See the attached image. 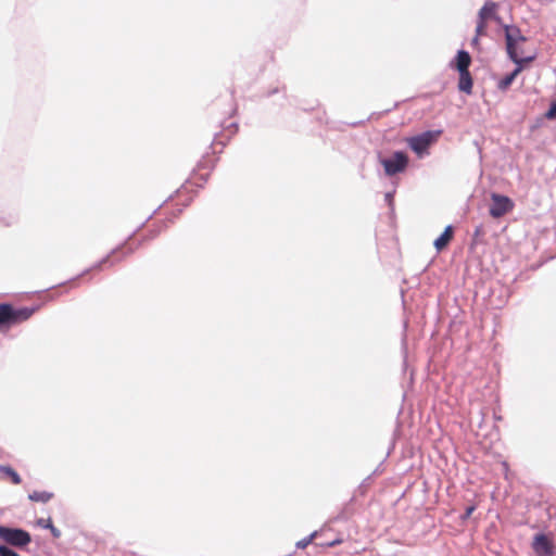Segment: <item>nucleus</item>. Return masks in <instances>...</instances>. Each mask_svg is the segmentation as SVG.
<instances>
[{
	"label": "nucleus",
	"mask_w": 556,
	"mask_h": 556,
	"mask_svg": "<svg viewBox=\"0 0 556 556\" xmlns=\"http://www.w3.org/2000/svg\"><path fill=\"white\" fill-rule=\"evenodd\" d=\"M471 58L468 52L464 50H459L455 58V66L458 72H468V67L470 65Z\"/></svg>",
	"instance_id": "1a4fd4ad"
},
{
	"label": "nucleus",
	"mask_w": 556,
	"mask_h": 556,
	"mask_svg": "<svg viewBox=\"0 0 556 556\" xmlns=\"http://www.w3.org/2000/svg\"><path fill=\"white\" fill-rule=\"evenodd\" d=\"M492 204L490 206V215L494 218H500L503 215L510 212L514 207L513 201L502 194L492 193L491 194Z\"/></svg>",
	"instance_id": "39448f33"
},
{
	"label": "nucleus",
	"mask_w": 556,
	"mask_h": 556,
	"mask_svg": "<svg viewBox=\"0 0 556 556\" xmlns=\"http://www.w3.org/2000/svg\"><path fill=\"white\" fill-rule=\"evenodd\" d=\"M546 117L549 119L556 117V101L551 105L549 110L546 112Z\"/></svg>",
	"instance_id": "a211bd4d"
},
{
	"label": "nucleus",
	"mask_w": 556,
	"mask_h": 556,
	"mask_svg": "<svg viewBox=\"0 0 556 556\" xmlns=\"http://www.w3.org/2000/svg\"><path fill=\"white\" fill-rule=\"evenodd\" d=\"M407 156L403 152H395L390 159L381 161L387 175L392 176L404 170L407 165Z\"/></svg>",
	"instance_id": "423d86ee"
},
{
	"label": "nucleus",
	"mask_w": 556,
	"mask_h": 556,
	"mask_svg": "<svg viewBox=\"0 0 556 556\" xmlns=\"http://www.w3.org/2000/svg\"><path fill=\"white\" fill-rule=\"evenodd\" d=\"M0 539L10 545L24 547L30 542V534L22 529L0 526Z\"/></svg>",
	"instance_id": "7ed1b4c3"
},
{
	"label": "nucleus",
	"mask_w": 556,
	"mask_h": 556,
	"mask_svg": "<svg viewBox=\"0 0 556 556\" xmlns=\"http://www.w3.org/2000/svg\"><path fill=\"white\" fill-rule=\"evenodd\" d=\"M488 33L510 35L509 26L498 17L497 4L493 1H486L479 11V21L476 28V35H486Z\"/></svg>",
	"instance_id": "f257e3e1"
},
{
	"label": "nucleus",
	"mask_w": 556,
	"mask_h": 556,
	"mask_svg": "<svg viewBox=\"0 0 556 556\" xmlns=\"http://www.w3.org/2000/svg\"><path fill=\"white\" fill-rule=\"evenodd\" d=\"M28 498L33 502H42L46 503L52 498V493L46 491H34L28 495Z\"/></svg>",
	"instance_id": "ddd939ff"
},
{
	"label": "nucleus",
	"mask_w": 556,
	"mask_h": 556,
	"mask_svg": "<svg viewBox=\"0 0 556 556\" xmlns=\"http://www.w3.org/2000/svg\"><path fill=\"white\" fill-rule=\"evenodd\" d=\"M452 238H453V227L447 226L444 229L443 233L439 238H437L433 242L437 251H442L444 248H446V245L448 244V242L451 241Z\"/></svg>",
	"instance_id": "9d476101"
},
{
	"label": "nucleus",
	"mask_w": 556,
	"mask_h": 556,
	"mask_svg": "<svg viewBox=\"0 0 556 556\" xmlns=\"http://www.w3.org/2000/svg\"><path fill=\"white\" fill-rule=\"evenodd\" d=\"M47 522H48V519L47 520L46 519H38L37 520V525L39 527H42V528H47Z\"/></svg>",
	"instance_id": "6ab92c4d"
},
{
	"label": "nucleus",
	"mask_w": 556,
	"mask_h": 556,
	"mask_svg": "<svg viewBox=\"0 0 556 556\" xmlns=\"http://www.w3.org/2000/svg\"><path fill=\"white\" fill-rule=\"evenodd\" d=\"M522 71V66H517L510 74L505 76L503 79H501L497 84V87L502 90L507 89L515 78L518 76V74Z\"/></svg>",
	"instance_id": "f8f14e48"
},
{
	"label": "nucleus",
	"mask_w": 556,
	"mask_h": 556,
	"mask_svg": "<svg viewBox=\"0 0 556 556\" xmlns=\"http://www.w3.org/2000/svg\"><path fill=\"white\" fill-rule=\"evenodd\" d=\"M440 131H426L418 136L412 137L408 139L409 148L418 155L422 156L427 153L428 148L439 137Z\"/></svg>",
	"instance_id": "20e7f679"
},
{
	"label": "nucleus",
	"mask_w": 556,
	"mask_h": 556,
	"mask_svg": "<svg viewBox=\"0 0 556 556\" xmlns=\"http://www.w3.org/2000/svg\"><path fill=\"white\" fill-rule=\"evenodd\" d=\"M0 470L10 477L14 484L21 483V477L11 467L2 466L0 467Z\"/></svg>",
	"instance_id": "4468645a"
},
{
	"label": "nucleus",
	"mask_w": 556,
	"mask_h": 556,
	"mask_svg": "<svg viewBox=\"0 0 556 556\" xmlns=\"http://www.w3.org/2000/svg\"><path fill=\"white\" fill-rule=\"evenodd\" d=\"M316 535H317V532L315 531V532H313L311 535H308L307 538H305V539H303V540L299 541V542L296 543V546H298L299 548H305V547H306V546H307V545L313 541V539H314Z\"/></svg>",
	"instance_id": "2eb2a0df"
},
{
	"label": "nucleus",
	"mask_w": 556,
	"mask_h": 556,
	"mask_svg": "<svg viewBox=\"0 0 556 556\" xmlns=\"http://www.w3.org/2000/svg\"><path fill=\"white\" fill-rule=\"evenodd\" d=\"M31 312L27 309L14 311L9 304L0 305V326L4 324L25 320L30 316Z\"/></svg>",
	"instance_id": "0eeeda50"
},
{
	"label": "nucleus",
	"mask_w": 556,
	"mask_h": 556,
	"mask_svg": "<svg viewBox=\"0 0 556 556\" xmlns=\"http://www.w3.org/2000/svg\"><path fill=\"white\" fill-rule=\"evenodd\" d=\"M458 88L460 91L470 93L472 89V78L468 72H459Z\"/></svg>",
	"instance_id": "9b49d317"
},
{
	"label": "nucleus",
	"mask_w": 556,
	"mask_h": 556,
	"mask_svg": "<svg viewBox=\"0 0 556 556\" xmlns=\"http://www.w3.org/2000/svg\"><path fill=\"white\" fill-rule=\"evenodd\" d=\"M0 556H20V555L7 546L0 545Z\"/></svg>",
	"instance_id": "dca6fc26"
},
{
	"label": "nucleus",
	"mask_w": 556,
	"mask_h": 556,
	"mask_svg": "<svg viewBox=\"0 0 556 556\" xmlns=\"http://www.w3.org/2000/svg\"><path fill=\"white\" fill-rule=\"evenodd\" d=\"M47 529H49V530L51 531V533H52V535H53L54 538H60V535H61L60 530H59V529H56V528L52 525V522H51V520H50V519H48V522H47Z\"/></svg>",
	"instance_id": "f3484780"
},
{
	"label": "nucleus",
	"mask_w": 556,
	"mask_h": 556,
	"mask_svg": "<svg viewBox=\"0 0 556 556\" xmlns=\"http://www.w3.org/2000/svg\"><path fill=\"white\" fill-rule=\"evenodd\" d=\"M532 548L538 556H553L554 546L545 534H536L532 542Z\"/></svg>",
	"instance_id": "6e6552de"
},
{
	"label": "nucleus",
	"mask_w": 556,
	"mask_h": 556,
	"mask_svg": "<svg viewBox=\"0 0 556 556\" xmlns=\"http://www.w3.org/2000/svg\"><path fill=\"white\" fill-rule=\"evenodd\" d=\"M527 37H506L507 53L517 66L529 63L535 59L534 51H526Z\"/></svg>",
	"instance_id": "f03ea898"
},
{
	"label": "nucleus",
	"mask_w": 556,
	"mask_h": 556,
	"mask_svg": "<svg viewBox=\"0 0 556 556\" xmlns=\"http://www.w3.org/2000/svg\"><path fill=\"white\" fill-rule=\"evenodd\" d=\"M473 510H475L473 506L468 507L466 509L465 517H469L472 514Z\"/></svg>",
	"instance_id": "aec40b11"
}]
</instances>
